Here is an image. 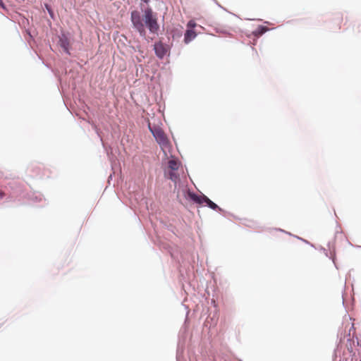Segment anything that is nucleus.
Wrapping results in <instances>:
<instances>
[{
	"instance_id": "obj_1",
	"label": "nucleus",
	"mask_w": 361,
	"mask_h": 361,
	"mask_svg": "<svg viewBox=\"0 0 361 361\" xmlns=\"http://www.w3.org/2000/svg\"><path fill=\"white\" fill-rule=\"evenodd\" d=\"M130 18L133 27L138 31L140 35L142 37H145L146 35L145 25L152 33L157 32V31L159 29L157 17L154 14L152 10L149 8L145 10L142 18L141 17L139 11H132Z\"/></svg>"
},
{
	"instance_id": "obj_2",
	"label": "nucleus",
	"mask_w": 361,
	"mask_h": 361,
	"mask_svg": "<svg viewBox=\"0 0 361 361\" xmlns=\"http://www.w3.org/2000/svg\"><path fill=\"white\" fill-rule=\"evenodd\" d=\"M188 197L195 202V203H197L199 204H206L209 208L216 210L218 209L219 211L221 210V208H219L217 204H216L214 202H213L212 200H210L207 196L204 195H198L192 192L188 191Z\"/></svg>"
},
{
	"instance_id": "obj_3",
	"label": "nucleus",
	"mask_w": 361,
	"mask_h": 361,
	"mask_svg": "<svg viewBox=\"0 0 361 361\" xmlns=\"http://www.w3.org/2000/svg\"><path fill=\"white\" fill-rule=\"evenodd\" d=\"M149 130L152 132V133L153 134L154 137H155L157 142L159 144V145L162 148H164V147L166 148L169 146V141L166 134L161 128H154L152 129V128H149Z\"/></svg>"
},
{
	"instance_id": "obj_4",
	"label": "nucleus",
	"mask_w": 361,
	"mask_h": 361,
	"mask_svg": "<svg viewBox=\"0 0 361 361\" xmlns=\"http://www.w3.org/2000/svg\"><path fill=\"white\" fill-rule=\"evenodd\" d=\"M342 304L346 312L353 308L355 304L354 295H341Z\"/></svg>"
},
{
	"instance_id": "obj_5",
	"label": "nucleus",
	"mask_w": 361,
	"mask_h": 361,
	"mask_svg": "<svg viewBox=\"0 0 361 361\" xmlns=\"http://www.w3.org/2000/svg\"><path fill=\"white\" fill-rule=\"evenodd\" d=\"M154 49L157 56L159 59H163L169 51L167 46L161 42L154 44Z\"/></svg>"
},
{
	"instance_id": "obj_6",
	"label": "nucleus",
	"mask_w": 361,
	"mask_h": 361,
	"mask_svg": "<svg viewBox=\"0 0 361 361\" xmlns=\"http://www.w3.org/2000/svg\"><path fill=\"white\" fill-rule=\"evenodd\" d=\"M188 298H185L181 302V305L183 307H184V308L187 310L186 314H185V322H184V325H186L187 322H188V314L190 313V310L194 307L193 305H190V304L188 303Z\"/></svg>"
},
{
	"instance_id": "obj_7",
	"label": "nucleus",
	"mask_w": 361,
	"mask_h": 361,
	"mask_svg": "<svg viewBox=\"0 0 361 361\" xmlns=\"http://www.w3.org/2000/svg\"><path fill=\"white\" fill-rule=\"evenodd\" d=\"M196 37V33L192 29H188L184 35V42L188 44Z\"/></svg>"
},
{
	"instance_id": "obj_8",
	"label": "nucleus",
	"mask_w": 361,
	"mask_h": 361,
	"mask_svg": "<svg viewBox=\"0 0 361 361\" xmlns=\"http://www.w3.org/2000/svg\"><path fill=\"white\" fill-rule=\"evenodd\" d=\"M180 164L175 159H171L168 161V169L171 171H178Z\"/></svg>"
},
{
	"instance_id": "obj_9",
	"label": "nucleus",
	"mask_w": 361,
	"mask_h": 361,
	"mask_svg": "<svg viewBox=\"0 0 361 361\" xmlns=\"http://www.w3.org/2000/svg\"><path fill=\"white\" fill-rule=\"evenodd\" d=\"M353 341L351 338H348L347 340V349L350 353V356H355V353L353 351Z\"/></svg>"
},
{
	"instance_id": "obj_10",
	"label": "nucleus",
	"mask_w": 361,
	"mask_h": 361,
	"mask_svg": "<svg viewBox=\"0 0 361 361\" xmlns=\"http://www.w3.org/2000/svg\"><path fill=\"white\" fill-rule=\"evenodd\" d=\"M176 171L170 170L169 172V178L175 183L179 179V176Z\"/></svg>"
},
{
	"instance_id": "obj_11",
	"label": "nucleus",
	"mask_w": 361,
	"mask_h": 361,
	"mask_svg": "<svg viewBox=\"0 0 361 361\" xmlns=\"http://www.w3.org/2000/svg\"><path fill=\"white\" fill-rule=\"evenodd\" d=\"M268 30V28L267 27L264 26H259L257 30L255 31L256 35H262L264 32H266Z\"/></svg>"
},
{
	"instance_id": "obj_12",
	"label": "nucleus",
	"mask_w": 361,
	"mask_h": 361,
	"mask_svg": "<svg viewBox=\"0 0 361 361\" xmlns=\"http://www.w3.org/2000/svg\"><path fill=\"white\" fill-rule=\"evenodd\" d=\"M338 352L340 353L339 350V345H338L336 348L334 350V355H333V361H336L337 357H338Z\"/></svg>"
},
{
	"instance_id": "obj_13",
	"label": "nucleus",
	"mask_w": 361,
	"mask_h": 361,
	"mask_svg": "<svg viewBox=\"0 0 361 361\" xmlns=\"http://www.w3.org/2000/svg\"><path fill=\"white\" fill-rule=\"evenodd\" d=\"M195 25L196 24H195V23L194 21L190 20V21L188 22L187 26H188V27L189 29H192L193 27H195Z\"/></svg>"
},
{
	"instance_id": "obj_14",
	"label": "nucleus",
	"mask_w": 361,
	"mask_h": 361,
	"mask_svg": "<svg viewBox=\"0 0 361 361\" xmlns=\"http://www.w3.org/2000/svg\"><path fill=\"white\" fill-rule=\"evenodd\" d=\"M351 357H343L340 358L338 361H353V356H350Z\"/></svg>"
},
{
	"instance_id": "obj_15",
	"label": "nucleus",
	"mask_w": 361,
	"mask_h": 361,
	"mask_svg": "<svg viewBox=\"0 0 361 361\" xmlns=\"http://www.w3.org/2000/svg\"><path fill=\"white\" fill-rule=\"evenodd\" d=\"M354 337H355V338H356V340H357V346L361 347V341H360L358 340V338L357 337V336H356V335H355V336H354V335H353V338H354Z\"/></svg>"
},
{
	"instance_id": "obj_16",
	"label": "nucleus",
	"mask_w": 361,
	"mask_h": 361,
	"mask_svg": "<svg viewBox=\"0 0 361 361\" xmlns=\"http://www.w3.org/2000/svg\"><path fill=\"white\" fill-rule=\"evenodd\" d=\"M211 320L212 322V325H216L217 322V319H214V317H212L211 318ZM210 326H212V324H210Z\"/></svg>"
},
{
	"instance_id": "obj_17",
	"label": "nucleus",
	"mask_w": 361,
	"mask_h": 361,
	"mask_svg": "<svg viewBox=\"0 0 361 361\" xmlns=\"http://www.w3.org/2000/svg\"><path fill=\"white\" fill-rule=\"evenodd\" d=\"M0 6H1L3 9H6L5 4H4V2H3V1H2V0H0Z\"/></svg>"
},
{
	"instance_id": "obj_18",
	"label": "nucleus",
	"mask_w": 361,
	"mask_h": 361,
	"mask_svg": "<svg viewBox=\"0 0 361 361\" xmlns=\"http://www.w3.org/2000/svg\"><path fill=\"white\" fill-rule=\"evenodd\" d=\"M4 193L3 192H0V199H2L4 197Z\"/></svg>"
},
{
	"instance_id": "obj_19",
	"label": "nucleus",
	"mask_w": 361,
	"mask_h": 361,
	"mask_svg": "<svg viewBox=\"0 0 361 361\" xmlns=\"http://www.w3.org/2000/svg\"><path fill=\"white\" fill-rule=\"evenodd\" d=\"M351 329L355 330V328H354V326H353H353H351V328L350 329V330H349V333H350ZM348 335H350V334H348Z\"/></svg>"
},
{
	"instance_id": "obj_20",
	"label": "nucleus",
	"mask_w": 361,
	"mask_h": 361,
	"mask_svg": "<svg viewBox=\"0 0 361 361\" xmlns=\"http://www.w3.org/2000/svg\"><path fill=\"white\" fill-rule=\"evenodd\" d=\"M201 296L204 298L205 296V294L201 295Z\"/></svg>"
}]
</instances>
